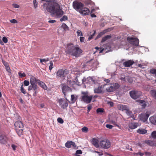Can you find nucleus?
I'll list each match as a JSON object with an SVG mask.
<instances>
[{"mask_svg": "<svg viewBox=\"0 0 156 156\" xmlns=\"http://www.w3.org/2000/svg\"><path fill=\"white\" fill-rule=\"evenodd\" d=\"M47 11L51 14L60 17L64 14V12L60 5L56 2L48 4L46 7Z\"/></svg>", "mask_w": 156, "mask_h": 156, "instance_id": "obj_1", "label": "nucleus"}, {"mask_svg": "<svg viewBox=\"0 0 156 156\" xmlns=\"http://www.w3.org/2000/svg\"><path fill=\"white\" fill-rule=\"evenodd\" d=\"M66 52L72 55L78 57L83 52L78 45H73L72 44H68L67 45Z\"/></svg>", "mask_w": 156, "mask_h": 156, "instance_id": "obj_2", "label": "nucleus"}, {"mask_svg": "<svg viewBox=\"0 0 156 156\" xmlns=\"http://www.w3.org/2000/svg\"><path fill=\"white\" fill-rule=\"evenodd\" d=\"M15 129L16 132L19 136L21 135L23 132V123L20 121L15 122L14 124Z\"/></svg>", "mask_w": 156, "mask_h": 156, "instance_id": "obj_3", "label": "nucleus"}, {"mask_svg": "<svg viewBox=\"0 0 156 156\" xmlns=\"http://www.w3.org/2000/svg\"><path fill=\"white\" fill-rule=\"evenodd\" d=\"M107 86L106 90L108 92H112L116 89H118L119 87V85L118 83L113 84H106L104 86Z\"/></svg>", "mask_w": 156, "mask_h": 156, "instance_id": "obj_4", "label": "nucleus"}, {"mask_svg": "<svg viewBox=\"0 0 156 156\" xmlns=\"http://www.w3.org/2000/svg\"><path fill=\"white\" fill-rule=\"evenodd\" d=\"M69 73V70L67 69L64 70L62 69H59L56 73V77L58 79L60 78L64 79L66 75L68 74Z\"/></svg>", "mask_w": 156, "mask_h": 156, "instance_id": "obj_5", "label": "nucleus"}, {"mask_svg": "<svg viewBox=\"0 0 156 156\" xmlns=\"http://www.w3.org/2000/svg\"><path fill=\"white\" fill-rule=\"evenodd\" d=\"M111 143L107 139H104L100 141V145L101 147L104 149H108L111 146Z\"/></svg>", "mask_w": 156, "mask_h": 156, "instance_id": "obj_6", "label": "nucleus"}, {"mask_svg": "<svg viewBox=\"0 0 156 156\" xmlns=\"http://www.w3.org/2000/svg\"><path fill=\"white\" fill-rule=\"evenodd\" d=\"M129 94L132 98L136 99L139 98L140 97L141 92L136 90H134L130 91Z\"/></svg>", "mask_w": 156, "mask_h": 156, "instance_id": "obj_7", "label": "nucleus"}, {"mask_svg": "<svg viewBox=\"0 0 156 156\" xmlns=\"http://www.w3.org/2000/svg\"><path fill=\"white\" fill-rule=\"evenodd\" d=\"M127 40L129 43L135 46H137L139 44V40L137 38L128 37L127 38Z\"/></svg>", "mask_w": 156, "mask_h": 156, "instance_id": "obj_8", "label": "nucleus"}, {"mask_svg": "<svg viewBox=\"0 0 156 156\" xmlns=\"http://www.w3.org/2000/svg\"><path fill=\"white\" fill-rule=\"evenodd\" d=\"M73 8L76 10L78 11L80 9V10L81 9L83 8L84 5L81 2L74 1L73 2Z\"/></svg>", "mask_w": 156, "mask_h": 156, "instance_id": "obj_9", "label": "nucleus"}, {"mask_svg": "<svg viewBox=\"0 0 156 156\" xmlns=\"http://www.w3.org/2000/svg\"><path fill=\"white\" fill-rule=\"evenodd\" d=\"M9 140V139L4 134H0V143L5 144L8 143Z\"/></svg>", "mask_w": 156, "mask_h": 156, "instance_id": "obj_10", "label": "nucleus"}, {"mask_svg": "<svg viewBox=\"0 0 156 156\" xmlns=\"http://www.w3.org/2000/svg\"><path fill=\"white\" fill-rule=\"evenodd\" d=\"M58 102L60 106L63 109L66 108L68 105V103L67 101H64L62 99H59Z\"/></svg>", "mask_w": 156, "mask_h": 156, "instance_id": "obj_11", "label": "nucleus"}, {"mask_svg": "<svg viewBox=\"0 0 156 156\" xmlns=\"http://www.w3.org/2000/svg\"><path fill=\"white\" fill-rule=\"evenodd\" d=\"M81 100L87 104L90 103L92 101L90 96L83 95L82 97Z\"/></svg>", "mask_w": 156, "mask_h": 156, "instance_id": "obj_12", "label": "nucleus"}, {"mask_svg": "<svg viewBox=\"0 0 156 156\" xmlns=\"http://www.w3.org/2000/svg\"><path fill=\"white\" fill-rule=\"evenodd\" d=\"M62 90L63 93L65 96L66 95V93L68 92H70L72 91L71 88L68 86L64 85L62 87Z\"/></svg>", "mask_w": 156, "mask_h": 156, "instance_id": "obj_13", "label": "nucleus"}, {"mask_svg": "<svg viewBox=\"0 0 156 156\" xmlns=\"http://www.w3.org/2000/svg\"><path fill=\"white\" fill-rule=\"evenodd\" d=\"M71 146H72L74 147H76L75 142L71 141H67L65 144V147L69 148H70Z\"/></svg>", "mask_w": 156, "mask_h": 156, "instance_id": "obj_14", "label": "nucleus"}, {"mask_svg": "<svg viewBox=\"0 0 156 156\" xmlns=\"http://www.w3.org/2000/svg\"><path fill=\"white\" fill-rule=\"evenodd\" d=\"M134 63V62L133 60H129L126 61L123 63V65L125 67H129L132 66Z\"/></svg>", "mask_w": 156, "mask_h": 156, "instance_id": "obj_15", "label": "nucleus"}, {"mask_svg": "<svg viewBox=\"0 0 156 156\" xmlns=\"http://www.w3.org/2000/svg\"><path fill=\"white\" fill-rule=\"evenodd\" d=\"M79 12L83 15L85 16L88 15L90 12L89 9L86 8L83 9H81L80 10Z\"/></svg>", "mask_w": 156, "mask_h": 156, "instance_id": "obj_16", "label": "nucleus"}, {"mask_svg": "<svg viewBox=\"0 0 156 156\" xmlns=\"http://www.w3.org/2000/svg\"><path fill=\"white\" fill-rule=\"evenodd\" d=\"M140 126L138 123L132 122L129 124V126L130 128L133 129Z\"/></svg>", "mask_w": 156, "mask_h": 156, "instance_id": "obj_17", "label": "nucleus"}, {"mask_svg": "<svg viewBox=\"0 0 156 156\" xmlns=\"http://www.w3.org/2000/svg\"><path fill=\"white\" fill-rule=\"evenodd\" d=\"M37 80L35 77L33 76H31L30 79V82L31 85H37V83L38 82Z\"/></svg>", "mask_w": 156, "mask_h": 156, "instance_id": "obj_18", "label": "nucleus"}, {"mask_svg": "<svg viewBox=\"0 0 156 156\" xmlns=\"http://www.w3.org/2000/svg\"><path fill=\"white\" fill-rule=\"evenodd\" d=\"M88 62L91 64V66L92 68L96 67L98 65V62L96 60H92Z\"/></svg>", "mask_w": 156, "mask_h": 156, "instance_id": "obj_19", "label": "nucleus"}, {"mask_svg": "<svg viewBox=\"0 0 156 156\" xmlns=\"http://www.w3.org/2000/svg\"><path fill=\"white\" fill-rule=\"evenodd\" d=\"M92 144L96 148H98L99 147L98 144V140L96 138H93L92 139Z\"/></svg>", "mask_w": 156, "mask_h": 156, "instance_id": "obj_20", "label": "nucleus"}, {"mask_svg": "<svg viewBox=\"0 0 156 156\" xmlns=\"http://www.w3.org/2000/svg\"><path fill=\"white\" fill-rule=\"evenodd\" d=\"M137 132L139 134H144L147 133V131L144 129L139 128L137 130Z\"/></svg>", "mask_w": 156, "mask_h": 156, "instance_id": "obj_21", "label": "nucleus"}, {"mask_svg": "<svg viewBox=\"0 0 156 156\" xmlns=\"http://www.w3.org/2000/svg\"><path fill=\"white\" fill-rule=\"evenodd\" d=\"M150 122L152 124H156V117L154 116L151 117L149 118Z\"/></svg>", "mask_w": 156, "mask_h": 156, "instance_id": "obj_22", "label": "nucleus"}, {"mask_svg": "<svg viewBox=\"0 0 156 156\" xmlns=\"http://www.w3.org/2000/svg\"><path fill=\"white\" fill-rule=\"evenodd\" d=\"M37 81L38 82H37L38 83V84L42 87L43 89H46V86L45 85L44 83L43 82H41L40 80H37Z\"/></svg>", "mask_w": 156, "mask_h": 156, "instance_id": "obj_23", "label": "nucleus"}, {"mask_svg": "<svg viewBox=\"0 0 156 156\" xmlns=\"http://www.w3.org/2000/svg\"><path fill=\"white\" fill-rule=\"evenodd\" d=\"M102 87H99L96 88L94 89V92L96 93H101L102 92Z\"/></svg>", "mask_w": 156, "mask_h": 156, "instance_id": "obj_24", "label": "nucleus"}, {"mask_svg": "<svg viewBox=\"0 0 156 156\" xmlns=\"http://www.w3.org/2000/svg\"><path fill=\"white\" fill-rule=\"evenodd\" d=\"M37 85H31L29 86L28 90L29 91L31 90L32 89L34 90H36L37 89Z\"/></svg>", "mask_w": 156, "mask_h": 156, "instance_id": "obj_25", "label": "nucleus"}, {"mask_svg": "<svg viewBox=\"0 0 156 156\" xmlns=\"http://www.w3.org/2000/svg\"><path fill=\"white\" fill-rule=\"evenodd\" d=\"M119 109L122 110H126L128 108V107L126 105H119Z\"/></svg>", "mask_w": 156, "mask_h": 156, "instance_id": "obj_26", "label": "nucleus"}, {"mask_svg": "<svg viewBox=\"0 0 156 156\" xmlns=\"http://www.w3.org/2000/svg\"><path fill=\"white\" fill-rule=\"evenodd\" d=\"M138 102L141 104L142 107L143 108H145L147 106V104L145 102V101L143 100H139L138 101Z\"/></svg>", "mask_w": 156, "mask_h": 156, "instance_id": "obj_27", "label": "nucleus"}, {"mask_svg": "<svg viewBox=\"0 0 156 156\" xmlns=\"http://www.w3.org/2000/svg\"><path fill=\"white\" fill-rule=\"evenodd\" d=\"M107 32V30H105L101 32L97 36L96 39H98L102 36L103 35L105 34Z\"/></svg>", "mask_w": 156, "mask_h": 156, "instance_id": "obj_28", "label": "nucleus"}, {"mask_svg": "<svg viewBox=\"0 0 156 156\" xmlns=\"http://www.w3.org/2000/svg\"><path fill=\"white\" fill-rule=\"evenodd\" d=\"M145 144H147L148 145L152 146H154V141H151L150 140H145Z\"/></svg>", "mask_w": 156, "mask_h": 156, "instance_id": "obj_29", "label": "nucleus"}, {"mask_svg": "<svg viewBox=\"0 0 156 156\" xmlns=\"http://www.w3.org/2000/svg\"><path fill=\"white\" fill-rule=\"evenodd\" d=\"M111 37L110 35H108L105 36L103 37L101 41V42H103L109 39H110Z\"/></svg>", "mask_w": 156, "mask_h": 156, "instance_id": "obj_30", "label": "nucleus"}, {"mask_svg": "<svg viewBox=\"0 0 156 156\" xmlns=\"http://www.w3.org/2000/svg\"><path fill=\"white\" fill-rule=\"evenodd\" d=\"M140 119L141 120L144 122L146 121L147 119L146 118V117L145 116L144 114H142L140 115Z\"/></svg>", "mask_w": 156, "mask_h": 156, "instance_id": "obj_31", "label": "nucleus"}, {"mask_svg": "<svg viewBox=\"0 0 156 156\" xmlns=\"http://www.w3.org/2000/svg\"><path fill=\"white\" fill-rule=\"evenodd\" d=\"M150 93L152 97L156 99V90H152L151 91Z\"/></svg>", "mask_w": 156, "mask_h": 156, "instance_id": "obj_32", "label": "nucleus"}, {"mask_svg": "<svg viewBox=\"0 0 156 156\" xmlns=\"http://www.w3.org/2000/svg\"><path fill=\"white\" fill-rule=\"evenodd\" d=\"M126 113L129 116H131L132 115V111H130L128 108L127 109V110H126Z\"/></svg>", "mask_w": 156, "mask_h": 156, "instance_id": "obj_33", "label": "nucleus"}, {"mask_svg": "<svg viewBox=\"0 0 156 156\" xmlns=\"http://www.w3.org/2000/svg\"><path fill=\"white\" fill-rule=\"evenodd\" d=\"M80 79L79 77V79L77 78H76V83L77 85L79 86H80L82 84L81 81H80Z\"/></svg>", "mask_w": 156, "mask_h": 156, "instance_id": "obj_34", "label": "nucleus"}, {"mask_svg": "<svg viewBox=\"0 0 156 156\" xmlns=\"http://www.w3.org/2000/svg\"><path fill=\"white\" fill-rule=\"evenodd\" d=\"M76 98L75 97L74 95L73 94L71 95V100L72 103H74L76 101Z\"/></svg>", "mask_w": 156, "mask_h": 156, "instance_id": "obj_35", "label": "nucleus"}, {"mask_svg": "<svg viewBox=\"0 0 156 156\" xmlns=\"http://www.w3.org/2000/svg\"><path fill=\"white\" fill-rule=\"evenodd\" d=\"M104 111V109L102 108H98L97 109L96 112L97 113H102Z\"/></svg>", "mask_w": 156, "mask_h": 156, "instance_id": "obj_36", "label": "nucleus"}, {"mask_svg": "<svg viewBox=\"0 0 156 156\" xmlns=\"http://www.w3.org/2000/svg\"><path fill=\"white\" fill-rule=\"evenodd\" d=\"M81 130L82 132L85 133H87L88 131V128L86 126L83 127L81 129Z\"/></svg>", "mask_w": 156, "mask_h": 156, "instance_id": "obj_37", "label": "nucleus"}, {"mask_svg": "<svg viewBox=\"0 0 156 156\" xmlns=\"http://www.w3.org/2000/svg\"><path fill=\"white\" fill-rule=\"evenodd\" d=\"M67 17L66 16H64L62 18L60 19V21L61 22L63 21H65L67 19Z\"/></svg>", "mask_w": 156, "mask_h": 156, "instance_id": "obj_38", "label": "nucleus"}, {"mask_svg": "<svg viewBox=\"0 0 156 156\" xmlns=\"http://www.w3.org/2000/svg\"><path fill=\"white\" fill-rule=\"evenodd\" d=\"M151 135L153 138L156 139V131H153Z\"/></svg>", "mask_w": 156, "mask_h": 156, "instance_id": "obj_39", "label": "nucleus"}, {"mask_svg": "<svg viewBox=\"0 0 156 156\" xmlns=\"http://www.w3.org/2000/svg\"><path fill=\"white\" fill-rule=\"evenodd\" d=\"M90 97H91L92 101L93 102H94L95 101V98H97L98 97V96L97 95H91L90 96Z\"/></svg>", "mask_w": 156, "mask_h": 156, "instance_id": "obj_40", "label": "nucleus"}, {"mask_svg": "<svg viewBox=\"0 0 156 156\" xmlns=\"http://www.w3.org/2000/svg\"><path fill=\"white\" fill-rule=\"evenodd\" d=\"M50 65L49 67V69L50 70H51L52 68H53V64L52 61H51L50 62Z\"/></svg>", "mask_w": 156, "mask_h": 156, "instance_id": "obj_41", "label": "nucleus"}, {"mask_svg": "<svg viewBox=\"0 0 156 156\" xmlns=\"http://www.w3.org/2000/svg\"><path fill=\"white\" fill-rule=\"evenodd\" d=\"M23 85H22L20 87V90L21 92L23 93V94H25L26 93V91L24 89L23 87Z\"/></svg>", "mask_w": 156, "mask_h": 156, "instance_id": "obj_42", "label": "nucleus"}, {"mask_svg": "<svg viewBox=\"0 0 156 156\" xmlns=\"http://www.w3.org/2000/svg\"><path fill=\"white\" fill-rule=\"evenodd\" d=\"M95 33H96V31L94 30V31L93 33L91 35L89 36V37H88V40H90L91 39L93 38V37L94 36Z\"/></svg>", "mask_w": 156, "mask_h": 156, "instance_id": "obj_43", "label": "nucleus"}, {"mask_svg": "<svg viewBox=\"0 0 156 156\" xmlns=\"http://www.w3.org/2000/svg\"><path fill=\"white\" fill-rule=\"evenodd\" d=\"M2 62L3 64L5 66V67H7L8 66H9L8 62H6L5 61L3 60H2Z\"/></svg>", "mask_w": 156, "mask_h": 156, "instance_id": "obj_44", "label": "nucleus"}, {"mask_svg": "<svg viewBox=\"0 0 156 156\" xmlns=\"http://www.w3.org/2000/svg\"><path fill=\"white\" fill-rule=\"evenodd\" d=\"M57 121L59 123L61 124H62L64 122L63 120L61 118H58L57 119Z\"/></svg>", "mask_w": 156, "mask_h": 156, "instance_id": "obj_45", "label": "nucleus"}, {"mask_svg": "<svg viewBox=\"0 0 156 156\" xmlns=\"http://www.w3.org/2000/svg\"><path fill=\"white\" fill-rule=\"evenodd\" d=\"M3 41L5 43H6L8 42V40L5 37H4L2 39Z\"/></svg>", "mask_w": 156, "mask_h": 156, "instance_id": "obj_46", "label": "nucleus"}, {"mask_svg": "<svg viewBox=\"0 0 156 156\" xmlns=\"http://www.w3.org/2000/svg\"><path fill=\"white\" fill-rule=\"evenodd\" d=\"M62 27L65 30H68L69 29L68 27L65 24H63L62 25Z\"/></svg>", "mask_w": 156, "mask_h": 156, "instance_id": "obj_47", "label": "nucleus"}, {"mask_svg": "<svg viewBox=\"0 0 156 156\" xmlns=\"http://www.w3.org/2000/svg\"><path fill=\"white\" fill-rule=\"evenodd\" d=\"M19 76H21V77H25L26 76L25 73H21L20 72L18 73Z\"/></svg>", "mask_w": 156, "mask_h": 156, "instance_id": "obj_48", "label": "nucleus"}, {"mask_svg": "<svg viewBox=\"0 0 156 156\" xmlns=\"http://www.w3.org/2000/svg\"><path fill=\"white\" fill-rule=\"evenodd\" d=\"M25 86H28L29 85L30 83L28 80H25L23 82Z\"/></svg>", "mask_w": 156, "mask_h": 156, "instance_id": "obj_49", "label": "nucleus"}, {"mask_svg": "<svg viewBox=\"0 0 156 156\" xmlns=\"http://www.w3.org/2000/svg\"><path fill=\"white\" fill-rule=\"evenodd\" d=\"M78 36H82L83 34L82 32L80 30H78L76 32Z\"/></svg>", "mask_w": 156, "mask_h": 156, "instance_id": "obj_50", "label": "nucleus"}, {"mask_svg": "<svg viewBox=\"0 0 156 156\" xmlns=\"http://www.w3.org/2000/svg\"><path fill=\"white\" fill-rule=\"evenodd\" d=\"M92 108V106L90 104H89L87 105V110L88 112H89Z\"/></svg>", "mask_w": 156, "mask_h": 156, "instance_id": "obj_51", "label": "nucleus"}, {"mask_svg": "<svg viewBox=\"0 0 156 156\" xmlns=\"http://www.w3.org/2000/svg\"><path fill=\"white\" fill-rule=\"evenodd\" d=\"M33 3L34 8H36L37 6V0H33Z\"/></svg>", "mask_w": 156, "mask_h": 156, "instance_id": "obj_52", "label": "nucleus"}, {"mask_svg": "<svg viewBox=\"0 0 156 156\" xmlns=\"http://www.w3.org/2000/svg\"><path fill=\"white\" fill-rule=\"evenodd\" d=\"M86 3L87 5H93V2H92L90 0H87L86 2Z\"/></svg>", "mask_w": 156, "mask_h": 156, "instance_id": "obj_53", "label": "nucleus"}, {"mask_svg": "<svg viewBox=\"0 0 156 156\" xmlns=\"http://www.w3.org/2000/svg\"><path fill=\"white\" fill-rule=\"evenodd\" d=\"M6 71L9 73H11V70L9 66L5 67Z\"/></svg>", "mask_w": 156, "mask_h": 156, "instance_id": "obj_54", "label": "nucleus"}, {"mask_svg": "<svg viewBox=\"0 0 156 156\" xmlns=\"http://www.w3.org/2000/svg\"><path fill=\"white\" fill-rule=\"evenodd\" d=\"M42 1H45L47 2H51V3L55 2L56 1V0H41Z\"/></svg>", "mask_w": 156, "mask_h": 156, "instance_id": "obj_55", "label": "nucleus"}, {"mask_svg": "<svg viewBox=\"0 0 156 156\" xmlns=\"http://www.w3.org/2000/svg\"><path fill=\"white\" fill-rule=\"evenodd\" d=\"M127 80L128 81V82L130 83L132 82L133 81L131 77H127Z\"/></svg>", "mask_w": 156, "mask_h": 156, "instance_id": "obj_56", "label": "nucleus"}, {"mask_svg": "<svg viewBox=\"0 0 156 156\" xmlns=\"http://www.w3.org/2000/svg\"><path fill=\"white\" fill-rule=\"evenodd\" d=\"M49 60L48 58H47V60H46L45 59H40V62L41 63H42L43 62H46L47 61H48Z\"/></svg>", "mask_w": 156, "mask_h": 156, "instance_id": "obj_57", "label": "nucleus"}, {"mask_svg": "<svg viewBox=\"0 0 156 156\" xmlns=\"http://www.w3.org/2000/svg\"><path fill=\"white\" fill-rule=\"evenodd\" d=\"M106 127L109 129H111L113 127V126L111 125L106 124Z\"/></svg>", "mask_w": 156, "mask_h": 156, "instance_id": "obj_58", "label": "nucleus"}, {"mask_svg": "<svg viewBox=\"0 0 156 156\" xmlns=\"http://www.w3.org/2000/svg\"><path fill=\"white\" fill-rule=\"evenodd\" d=\"M82 151L81 150H77L76 151V154H82Z\"/></svg>", "mask_w": 156, "mask_h": 156, "instance_id": "obj_59", "label": "nucleus"}, {"mask_svg": "<svg viewBox=\"0 0 156 156\" xmlns=\"http://www.w3.org/2000/svg\"><path fill=\"white\" fill-rule=\"evenodd\" d=\"M10 22L11 23H17V21L14 19H13L12 20H10Z\"/></svg>", "mask_w": 156, "mask_h": 156, "instance_id": "obj_60", "label": "nucleus"}, {"mask_svg": "<svg viewBox=\"0 0 156 156\" xmlns=\"http://www.w3.org/2000/svg\"><path fill=\"white\" fill-rule=\"evenodd\" d=\"M144 114L145 115V117H146V118L148 119V117L149 116V114L148 113V112H147L145 113H144Z\"/></svg>", "mask_w": 156, "mask_h": 156, "instance_id": "obj_61", "label": "nucleus"}, {"mask_svg": "<svg viewBox=\"0 0 156 156\" xmlns=\"http://www.w3.org/2000/svg\"><path fill=\"white\" fill-rule=\"evenodd\" d=\"M86 80V79L85 78H84L83 79H80V81H81L82 83H85L84 82Z\"/></svg>", "mask_w": 156, "mask_h": 156, "instance_id": "obj_62", "label": "nucleus"}, {"mask_svg": "<svg viewBox=\"0 0 156 156\" xmlns=\"http://www.w3.org/2000/svg\"><path fill=\"white\" fill-rule=\"evenodd\" d=\"M144 154H145L146 156H150L151 155V153L150 152H145Z\"/></svg>", "mask_w": 156, "mask_h": 156, "instance_id": "obj_63", "label": "nucleus"}, {"mask_svg": "<svg viewBox=\"0 0 156 156\" xmlns=\"http://www.w3.org/2000/svg\"><path fill=\"white\" fill-rule=\"evenodd\" d=\"M12 5L13 7L15 8H19L20 7V6L19 5L16 4H13Z\"/></svg>", "mask_w": 156, "mask_h": 156, "instance_id": "obj_64", "label": "nucleus"}]
</instances>
